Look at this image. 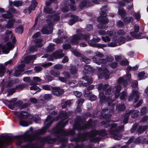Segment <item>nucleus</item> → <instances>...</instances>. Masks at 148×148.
<instances>
[{
	"label": "nucleus",
	"mask_w": 148,
	"mask_h": 148,
	"mask_svg": "<svg viewBox=\"0 0 148 148\" xmlns=\"http://www.w3.org/2000/svg\"><path fill=\"white\" fill-rule=\"evenodd\" d=\"M82 60L84 62L87 63H89L91 61V60L90 59H88L84 56L82 57Z\"/></svg>",
	"instance_id": "54"
},
{
	"label": "nucleus",
	"mask_w": 148,
	"mask_h": 148,
	"mask_svg": "<svg viewBox=\"0 0 148 148\" xmlns=\"http://www.w3.org/2000/svg\"><path fill=\"white\" fill-rule=\"evenodd\" d=\"M9 11H10V12H11L15 14H18L19 13V12L18 11L16 10L13 8H10L9 9Z\"/></svg>",
	"instance_id": "61"
},
{
	"label": "nucleus",
	"mask_w": 148,
	"mask_h": 148,
	"mask_svg": "<svg viewBox=\"0 0 148 148\" xmlns=\"http://www.w3.org/2000/svg\"><path fill=\"white\" fill-rule=\"evenodd\" d=\"M137 32H130V34L133 37H135L137 39L143 38H145L143 36H142L141 34H140L138 35L137 34Z\"/></svg>",
	"instance_id": "34"
},
{
	"label": "nucleus",
	"mask_w": 148,
	"mask_h": 148,
	"mask_svg": "<svg viewBox=\"0 0 148 148\" xmlns=\"http://www.w3.org/2000/svg\"><path fill=\"white\" fill-rule=\"evenodd\" d=\"M77 68L74 66H71L70 69L71 73L74 74L77 73Z\"/></svg>",
	"instance_id": "50"
},
{
	"label": "nucleus",
	"mask_w": 148,
	"mask_h": 148,
	"mask_svg": "<svg viewBox=\"0 0 148 148\" xmlns=\"http://www.w3.org/2000/svg\"><path fill=\"white\" fill-rule=\"evenodd\" d=\"M127 96V94L125 91H122L121 94L120 99L121 100H124L126 99Z\"/></svg>",
	"instance_id": "45"
},
{
	"label": "nucleus",
	"mask_w": 148,
	"mask_h": 148,
	"mask_svg": "<svg viewBox=\"0 0 148 148\" xmlns=\"http://www.w3.org/2000/svg\"><path fill=\"white\" fill-rule=\"evenodd\" d=\"M103 67L102 68H99V70L100 71V72H102V73H101L98 75V77L100 78H102L103 77H104L106 78H108L110 75V73L108 70L106 68H103Z\"/></svg>",
	"instance_id": "17"
},
{
	"label": "nucleus",
	"mask_w": 148,
	"mask_h": 148,
	"mask_svg": "<svg viewBox=\"0 0 148 148\" xmlns=\"http://www.w3.org/2000/svg\"><path fill=\"white\" fill-rule=\"evenodd\" d=\"M92 61L93 62H95L98 64H105L106 63V60L103 59H98L97 58H95L93 57L92 58Z\"/></svg>",
	"instance_id": "22"
},
{
	"label": "nucleus",
	"mask_w": 148,
	"mask_h": 148,
	"mask_svg": "<svg viewBox=\"0 0 148 148\" xmlns=\"http://www.w3.org/2000/svg\"><path fill=\"white\" fill-rule=\"evenodd\" d=\"M108 109L106 108L103 109L101 112L98 111L96 113V116L97 117H99L100 119L105 118L106 119H107L110 118L112 115L110 114H107L105 113V112L108 111Z\"/></svg>",
	"instance_id": "14"
},
{
	"label": "nucleus",
	"mask_w": 148,
	"mask_h": 148,
	"mask_svg": "<svg viewBox=\"0 0 148 148\" xmlns=\"http://www.w3.org/2000/svg\"><path fill=\"white\" fill-rule=\"evenodd\" d=\"M1 16L4 18L9 19L13 17V15L10 12L8 11L7 13L2 14Z\"/></svg>",
	"instance_id": "30"
},
{
	"label": "nucleus",
	"mask_w": 148,
	"mask_h": 148,
	"mask_svg": "<svg viewBox=\"0 0 148 148\" xmlns=\"http://www.w3.org/2000/svg\"><path fill=\"white\" fill-rule=\"evenodd\" d=\"M47 19L46 21L49 26L48 27H42L41 32L43 34H49L51 33L53 31V26L55 21H57L60 19L58 14H55L53 15H49L47 16Z\"/></svg>",
	"instance_id": "4"
},
{
	"label": "nucleus",
	"mask_w": 148,
	"mask_h": 148,
	"mask_svg": "<svg viewBox=\"0 0 148 148\" xmlns=\"http://www.w3.org/2000/svg\"><path fill=\"white\" fill-rule=\"evenodd\" d=\"M108 10L106 6L103 7L101 8V12H100V16L98 18V21L99 22V24L98 25L97 27L99 29H105L107 27L106 24L108 22V20L107 18H106L107 16V14L105 10Z\"/></svg>",
	"instance_id": "6"
},
{
	"label": "nucleus",
	"mask_w": 148,
	"mask_h": 148,
	"mask_svg": "<svg viewBox=\"0 0 148 148\" xmlns=\"http://www.w3.org/2000/svg\"><path fill=\"white\" fill-rule=\"evenodd\" d=\"M64 54L62 53L61 50H59L54 52L53 54L52 57L58 59L62 58L64 56Z\"/></svg>",
	"instance_id": "21"
},
{
	"label": "nucleus",
	"mask_w": 148,
	"mask_h": 148,
	"mask_svg": "<svg viewBox=\"0 0 148 148\" xmlns=\"http://www.w3.org/2000/svg\"><path fill=\"white\" fill-rule=\"evenodd\" d=\"M91 6V3L88 0L83 1L81 2L79 4L80 8L82 9L86 6L88 7Z\"/></svg>",
	"instance_id": "23"
},
{
	"label": "nucleus",
	"mask_w": 148,
	"mask_h": 148,
	"mask_svg": "<svg viewBox=\"0 0 148 148\" xmlns=\"http://www.w3.org/2000/svg\"><path fill=\"white\" fill-rule=\"evenodd\" d=\"M145 73L144 72H140L138 74V76L140 80L145 79L146 77L144 76Z\"/></svg>",
	"instance_id": "44"
},
{
	"label": "nucleus",
	"mask_w": 148,
	"mask_h": 148,
	"mask_svg": "<svg viewBox=\"0 0 148 148\" xmlns=\"http://www.w3.org/2000/svg\"><path fill=\"white\" fill-rule=\"evenodd\" d=\"M72 104V103L70 100H69L66 101L62 103V108H66L67 106H70Z\"/></svg>",
	"instance_id": "39"
},
{
	"label": "nucleus",
	"mask_w": 148,
	"mask_h": 148,
	"mask_svg": "<svg viewBox=\"0 0 148 148\" xmlns=\"http://www.w3.org/2000/svg\"><path fill=\"white\" fill-rule=\"evenodd\" d=\"M16 90V87L15 88H12L10 89L8 91V93L7 95V96H9L10 95H12L15 92V90Z\"/></svg>",
	"instance_id": "53"
},
{
	"label": "nucleus",
	"mask_w": 148,
	"mask_h": 148,
	"mask_svg": "<svg viewBox=\"0 0 148 148\" xmlns=\"http://www.w3.org/2000/svg\"><path fill=\"white\" fill-rule=\"evenodd\" d=\"M99 98L101 103H103L105 101H108V106H111L112 109H114V105L110 103V102H113L114 100L111 98L110 96L109 95L108 96H105L103 92H99Z\"/></svg>",
	"instance_id": "11"
},
{
	"label": "nucleus",
	"mask_w": 148,
	"mask_h": 148,
	"mask_svg": "<svg viewBox=\"0 0 148 148\" xmlns=\"http://www.w3.org/2000/svg\"><path fill=\"white\" fill-rule=\"evenodd\" d=\"M51 1L46 2V6L44 9V12L45 13L48 14L52 13V9L49 7V6L51 4Z\"/></svg>",
	"instance_id": "20"
},
{
	"label": "nucleus",
	"mask_w": 148,
	"mask_h": 148,
	"mask_svg": "<svg viewBox=\"0 0 148 148\" xmlns=\"http://www.w3.org/2000/svg\"><path fill=\"white\" fill-rule=\"evenodd\" d=\"M24 70L22 69H19L16 70L14 73V76L16 77L19 76L21 74L22 72Z\"/></svg>",
	"instance_id": "46"
},
{
	"label": "nucleus",
	"mask_w": 148,
	"mask_h": 148,
	"mask_svg": "<svg viewBox=\"0 0 148 148\" xmlns=\"http://www.w3.org/2000/svg\"><path fill=\"white\" fill-rule=\"evenodd\" d=\"M37 3L36 0H33L32 1V4L29 6V13L30 12V11L35 10V8L37 6Z\"/></svg>",
	"instance_id": "28"
},
{
	"label": "nucleus",
	"mask_w": 148,
	"mask_h": 148,
	"mask_svg": "<svg viewBox=\"0 0 148 148\" xmlns=\"http://www.w3.org/2000/svg\"><path fill=\"white\" fill-rule=\"evenodd\" d=\"M139 113V111L137 110H132L126 111L124 115L123 124L125 125L127 123L129 116L130 114H132V117L135 118L138 115Z\"/></svg>",
	"instance_id": "12"
},
{
	"label": "nucleus",
	"mask_w": 148,
	"mask_h": 148,
	"mask_svg": "<svg viewBox=\"0 0 148 148\" xmlns=\"http://www.w3.org/2000/svg\"><path fill=\"white\" fill-rule=\"evenodd\" d=\"M10 5H11V4H13L14 6L18 7L22 5L23 2L22 1H14V2L11 1L10 2Z\"/></svg>",
	"instance_id": "35"
},
{
	"label": "nucleus",
	"mask_w": 148,
	"mask_h": 148,
	"mask_svg": "<svg viewBox=\"0 0 148 148\" xmlns=\"http://www.w3.org/2000/svg\"><path fill=\"white\" fill-rule=\"evenodd\" d=\"M64 7H63L61 9L62 11L63 12H68L69 10L68 6H67V5H68L67 2L66 3Z\"/></svg>",
	"instance_id": "51"
},
{
	"label": "nucleus",
	"mask_w": 148,
	"mask_h": 148,
	"mask_svg": "<svg viewBox=\"0 0 148 148\" xmlns=\"http://www.w3.org/2000/svg\"><path fill=\"white\" fill-rule=\"evenodd\" d=\"M23 27L21 25H20L15 29V31L16 32L21 34L23 33Z\"/></svg>",
	"instance_id": "43"
},
{
	"label": "nucleus",
	"mask_w": 148,
	"mask_h": 148,
	"mask_svg": "<svg viewBox=\"0 0 148 148\" xmlns=\"http://www.w3.org/2000/svg\"><path fill=\"white\" fill-rule=\"evenodd\" d=\"M52 98V95L51 94H45L44 96V98L46 100H49Z\"/></svg>",
	"instance_id": "55"
},
{
	"label": "nucleus",
	"mask_w": 148,
	"mask_h": 148,
	"mask_svg": "<svg viewBox=\"0 0 148 148\" xmlns=\"http://www.w3.org/2000/svg\"><path fill=\"white\" fill-rule=\"evenodd\" d=\"M64 92V90L59 87L53 88L52 93L53 94L56 96H60Z\"/></svg>",
	"instance_id": "19"
},
{
	"label": "nucleus",
	"mask_w": 148,
	"mask_h": 148,
	"mask_svg": "<svg viewBox=\"0 0 148 148\" xmlns=\"http://www.w3.org/2000/svg\"><path fill=\"white\" fill-rule=\"evenodd\" d=\"M133 21V19L132 17H127L124 19V21L125 24H127L129 23H132Z\"/></svg>",
	"instance_id": "41"
},
{
	"label": "nucleus",
	"mask_w": 148,
	"mask_h": 148,
	"mask_svg": "<svg viewBox=\"0 0 148 148\" xmlns=\"http://www.w3.org/2000/svg\"><path fill=\"white\" fill-rule=\"evenodd\" d=\"M84 72L86 73H88L90 72H93L94 71L92 67L89 65H84Z\"/></svg>",
	"instance_id": "26"
},
{
	"label": "nucleus",
	"mask_w": 148,
	"mask_h": 148,
	"mask_svg": "<svg viewBox=\"0 0 148 148\" xmlns=\"http://www.w3.org/2000/svg\"><path fill=\"white\" fill-rule=\"evenodd\" d=\"M90 44L93 47H96L101 48L106 47V45L105 44H96L95 43H90Z\"/></svg>",
	"instance_id": "40"
},
{
	"label": "nucleus",
	"mask_w": 148,
	"mask_h": 148,
	"mask_svg": "<svg viewBox=\"0 0 148 148\" xmlns=\"http://www.w3.org/2000/svg\"><path fill=\"white\" fill-rule=\"evenodd\" d=\"M107 33L110 36H114L116 34L115 32L113 30L108 31Z\"/></svg>",
	"instance_id": "60"
},
{
	"label": "nucleus",
	"mask_w": 148,
	"mask_h": 148,
	"mask_svg": "<svg viewBox=\"0 0 148 148\" xmlns=\"http://www.w3.org/2000/svg\"><path fill=\"white\" fill-rule=\"evenodd\" d=\"M84 81H80V82L84 86H86L91 84L93 80L92 78L90 77L86 76L83 77Z\"/></svg>",
	"instance_id": "18"
},
{
	"label": "nucleus",
	"mask_w": 148,
	"mask_h": 148,
	"mask_svg": "<svg viewBox=\"0 0 148 148\" xmlns=\"http://www.w3.org/2000/svg\"><path fill=\"white\" fill-rule=\"evenodd\" d=\"M42 40H43L42 39H38L35 40V42L36 44L35 45L30 47L29 49V51L32 52H34L37 50V47L39 48L42 47V44L41 42Z\"/></svg>",
	"instance_id": "15"
},
{
	"label": "nucleus",
	"mask_w": 148,
	"mask_h": 148,
	"mask_svg": "<svg viewBox=\"0 0 148 148\" xmlns=\"http://www.w3.org/2000/svg\"><path fill=\"white\" fill-rule=\"evenodd\" d=\"M108 86V85L107 84H106L103 85L101 84H98L97 85V89L99 91L101 90H104Z\"/></svg>",
	"instance_id": "31"
},
{
	"label": "nucleus",
	"mask_w": 148,
	"mask_h": 148,
	"mask_svg": "<svg viewBox=\"0 0 148 148\" xmlns=\"http://www.w3.org/2000/svg\"><path fill=\"white\" fill-rule=\"evenodd\" d=\"M140 94V93L137 91L133 90L132 94L128 97V101H132L134 100V101L133 102L136 103L139 99Z\"/></svg>",
	"instance_id": "13"
},
{
	"label": "nucleus",
	"mask_w": 148,
	"mask_h": 148,
	"mask_svg": "<svg viewBox=\"0 0 148 148\" xmlns=\"http://www.w3.org/2000/svg\"><path fill=\"white\" fill-rule=\"evenodd\" d=\"M148 128V125L144 126H139L137 132L139 134H141Z\"/></svg>",
	"instance_id": "37"
},
{
	"label": "nucleus",
	"mask_w": 148,
	"mask_h": 148,
	"mask_svg": "<svg viewBox=\"0 0 148 148\" xmlns=\"http://www.w3.org/2000/svg\"><path fill=\"white\" fill-rule=\"evenodd\" d=\"M41 81L40 78L38 77H33V80L31 81L30 85H38Z\"/></svg>",
	"instance_id": "24"
},
{
	"label": "nucleus",
	"mask_w": 148,
	"mask_h": 148,
	"mask_svg": "<svg viewBox=\"0 0 148 148\" xmlns=\"http://www.w3.org/2000/svg\"><path fill=\"white\" fill-rule=\"evenodd\" d=\"M15 114L18 116L21 119L19 122L20 125L23 126H27L29 125V124L28 122L23 120V119L28 118L29 113L26 111H22L20 112H16Z\"/></svg>",
	"instance_id": "10"
},
{
	"label": "nucleus",
	"mask_w": 148,
	"mask_h": 148,
	"mask_svg": "<svg viewBox=\"0 0 148 148\" xmlns=\"http://www.w3.org/2000/svg\"><path fill=\"white\" fill-rule=\"evenodd\" d=\"M71 16L72 18V19L69 21V24L70 25H72L76 21H77L78 20V17L77 16H75L74 15H71Z\"/></svg>",
	"instance_id": "27"
},
{
	"label": "nucleus",
	"mask_w": 148,
	"mask_h": 148,
	"mask_svg": "<svg viewBox=\"0 0 148 148\" xmlns=\"http://www.w3.org/2000/svg\"><path fill=\"white\" fill-rule=\"evenodd\" d=\"M133 15L138 20H139L140 17V15L139 13H134Z\"/></svg>",
	"instance_id": "62"
},
{
	"label": "nucleus",
	"mask_w": 148,
	"mask_h": 148,
	"mask_svg": "<svg viewBox=\"0 0 148 148\" xmlns=\"http://www.w3.org/2000/svg\"><path fill=\"white\" fill-rule=\"evenodd\" d=\"M54 44L50 43L49 45L47 47L46 49V51L47 52H49L52 51L54 49Z\"/></svg>",
	"instance_id": "36"
},
{
	"label": "nucleus",
	"mask_w": 148,
	"mask_h": 148,
	"mask_svg": "<svg viewBox=\"0 0 148 148\" xmlns=\"http://www.w3.org/2000/svg\"><path fill=\"white\" fill-rule=\"evenodd\" d=\"M72 112H69L68 113L64 111L61 112L60 114L61 121L57 123L56 127L53 130V132L57 134V139L61 142L64 147L66 146L67 141V139L66 137V136L74 135L75 133V130H84L91 127L92 121L90 119L87 123H85L81 119L80 117H79L73 125L74 130H70L69 131H65L63 130V128L67 124L68 122V120H65L68 118L70 119L69 116L72 114Z\"/></svg>",
	"instance_id": "1"
},
{
	"label": "nucleus",
	"mask_w": 148,
	"mask_h": 148,
	"mask_svg": "<svg viewBox=\"0 0 148 148\" xmlns=\"http://www.w3.org/2000/svg\"><path fill=\"white\" fill-rule=\"evenodd\" d=\"M73 93L77 97H79L82 95V93L81 92L77 91H74Z\"/></svg>",
	"instance_id": "58"
},
{
	"label": "nucleus",
	"mask_w": 148,
	"mask_h": 148,
	"mask_svg": "<svg viewBox=\"0 0 148 148\" xmlns=\"http://www.w3.org/2000/svg\"><path fill=\"white\" fill-rule=\"evenodd\" d=\"M125 109V107L123 104H120L116 106V109L118 111H123Z\"/></svg>",
	"instance_id": "32"
},
{
	"label": "nucleus",
	"mask_w": 148,
	"mask_h": 148,
	"mask_svg": "<svg viewBox=\"0 0 148 148\" xmlns=\"http://www.w3.org/2000/svg\"><path fill=\"white\" fill-rule=\"evenodd\" d=\"M15 22V20L14 19H12L9 20L7 24L5 25V27L7 28H10L13 27L14 23Z\"/></svg>",
	"instance_id": "25"
},
{
	"label": "nucleus",
	"mask_w": 148,
	"mask_h": 148,
	"mask_svg": "<svg viewBox=\"0 0 148 148\" xmlns=\"http://www.w3.org/2000/svg\"><path fill=\"white\" fill-rule=\"evenodd\" d=\"M116 25L119 27L122 28L124 26V23L122 21H119L117 22Z\"/></svg>",
	"instance_id": "59"
},
{
	"label": "nucleus",
	"mask_w": 148,
	"mask_h": 148,
	"mask_svg": "<svg viewBox=\"0 0 148 148\" xmlns=\"http://www.w3.org/2000/svg\"><path fill=\"white\" fill-rule=\"evenodd\" d=\"M5 69L3 65L0 64V77H2L4 75L5 71Z\"/></svg>",
	"instance_id": "38"
},
{
	"label": "nucleus",
	"mask_w": 148,
	"mask_h": 148,
	"mask_svg": "<svg viewBox=\"0 0 148 148\" xmlns=\"http://www.w3.org/2000/svg\"><path fill=\"white\" fill-rule=\"evenodd\" d=\"M13 138L10 136H7L2 140H0V148H4V146L9 145Z\"/></svg>",
	"instance_id": "16"
},
{
	"label": "nucleus",
	"mask_w": 148,
	"mask_h": 148,
	"mask_svg": "<svg viewBox=\"0 0 148 148\" xmlns=\"http://www.w3.org/2000/svg\"><path fill=\"white\" fill-rule=\"evenodd\" d=\"M52 117L51 115H48L44 123L45 126L41 129L36 130L33 135L29 133V132H28L24 135L18 136V140L20 145L23 141H30L38 139L39 136L45 133L47 130L50 127L53 122V121L51 119Z\"/></svg>",
	"instance_id": "2"
},
{
	"label": "nucleus",
	"mask_w": 148,
	"mask_h": 148,
	"mask_svg": "<svg viewBox=\"0 0 148 148\" xmlns=\"http://www.w3.org/2000/svg\"><path fill=\"white\" fill-rule=\"evenodd\" d=\"M42 58H47V60L49 61L53 59L52 56L48 54H46L44 55L42 57Z\"/></svg>",
	"instance_id": "49"
},
{
	"label": "nucleus",
	"mask_w": 148,
	"mask_h": 148,
	"mask_svg": "<svg viewBox=\"0 0 148 148\" xmlns=\"http://www.w3.org/2000/svg\"><path fill=\"white\" fill-rule=\"evenodd\" d=\"M147 110V108L146 107H143L140 110V114L141 115L144 114Z\"/></svg>",
	"instance_id": "64"
},
{
	"label": "nucleus",
	"mask_w": 148,
	"mask_h": 148,
	"mask_svg": "<svg viewBox=\"0 0 148 148\" xmlns=\"http://www.w3.org/2000/svg\"><path fill=\"white\" fill-rule=\"evenodd\" d=\"M36 55H32V56H28L26 57V58L25 60L27 59L29 60L28 61H26V62L27 63H29L30 62V60L32 59H36Z\"/></svg>",
	"instance_id": "47"
},
{
	"label": "nucleus",
	"mask_w": 148,
	"mask_h": 148,
	"mask_svg": "<svg viewBox=\"0 0 148 148\" xmlns=\"http://www.w3.org/2000/svg\"><path fill=\"white\" fill-rule=\"evenodd\" d=\"M52 65V63L51 62H45L41 64V66L45 68H47Z\"/></svg>",
	"instance_id": "52"
},
{
	"label": "nucleus",
	"mask_w": 148,
	"mask_h": 148,
	"mask_svg": "<svg viewBox=\"0 0 148 148\" xmlns=\"http://www.w3.org/2000/svg\"><path fill=\"white\" fill-rule=\"evenodd\" d=\"M116 34L118 35L121 37L118 39L116 38H114L112 39V42L108 44L109 46L115 47L118 45H121L125 42V38L123 36L126 34L124 30L122 29H118L116 32Z\"/></svg>",
	"instance_id": "7"
},
{
	"label": "nucleus",
	"mask_w": 148,
	"mask_h": 148,
	"mask_svg": "<svg viewBox=\"0 0 148 148\" xmlns=\"http://www.w3.org/2000/svg\"><path fill=\"white\" fill-rule=\"evenodd\" d=\"M26 86V85L24 84H22L16 86V90H21L23 88H25Z\"/></svg>",
	"instance_id": "48"
},
{
	"label": "nucleus",
	"mask_w": 148,
	"mask_h": 148,
	"mask_svg": "<svg viewBox=\"0 0 148 148\" xmlns=\"http://www.w3.org/2000/svg\"><path fill=\"white\" fill-rule=\"evenodd\" d=\"M50 73L51 74L56 77H58L60 75V73L58 71L51 70L50 71Z\"/></svg>",
	"instance_id": "33"
},
{
	"label": "nucleus",
	"mask_w": 148,
	"mask_h": 148,
	"mask_svg": "<svg viewBox=\"0 0 148 148\" xmlns=\"http://www.w3.org/2000/svg\"><path fill=\"white\" fill-rule=\"evenodd\" d=\"M63 66L62 64H57L54 65L53 66V68L54 69H60L62 68Z\"/></svg>",
	"instance_id": "57"
},
{
	"label": "nucleus",
	"mask_w": 148,
	"mask_h": 148,
	"mask_svg": "<svg viewBox=\"0 0 148 148\" xmlns=\"http://www.w3.org/2000/svg\"><path fill=\"white\" fill-rule=\"evenodd\" d=\"M42 88L44 90H53V87H52L51 85H43L42 86Z\"/></svg>",
	"instance_id": "42"
},
{
	"label": "nucleus",
	"mask_w": 148,
	"mask_h": 148,
	"mask_svg": "<svg viewBox=\"0 0 148 148\" xmlns=\"http://www.w3.org/2000/svg\"><path fill=\"white\" fill-rule=\"evenodd\" d=\"M67 38V37L66 36H64L60 38H56L54 40V41L56 43H62L64 40L66 41Z\"/></svg>",
	"instance_id": "29"
},
{
	"label": "nucleus",
	"mask_w": 148,
	"mask_h": 148,
	"mask_svg": "<svg viewBox=\"0 0 148 148\" xmlns=\"http://www.w3.org/2000/svg\"><path fill=\"white\" fill-rule=\"evenodd\" d=\"M107 134L105 130H93L86 133L78 134L77 138H74L73 140L76 142L83 141L86 139L87 136L92 137L90 141L94 142L99 141L101 137L104 136Z\"/></svg>",
	"instance_id": "3"
},
{
	"label": "nucleus",
	"mask_w": 148,
	"mask_h": 148,
	"mask_svg": "<svg viewBox=\"0 0 148 148\" xmlns=\"http://www.w3.org/2000/svg\"><path fill=\"white\" fill-rule=\"evenodd\" d=\"M50 139V138L49 137L47 136V137H45L42 138L41 139V140L42 142L45 143L46 142H49V140Z\"/></svg>",
	"instance_id": "63"
},
{
	"label": "nucleus",
	"mask_w": 148,
	"mask_h": 148,
	"mask_svg": "<svg viewBox=\"0 0 148 148\" xmlns=\"http://www.w3.org/2000/svg\"><path fill=\"white\" fill-rule=\"evenodd\" d=\"M118 12L119 14L122 16L125 14V12L122 8H119Z\"/></svg>",
	"instance_id": "56"
},
{
	"label": "nucleus",
	"mask_w": 148,
	"mask_h": 148,
	"mask_svg": "<svg viewBox=\"0 0 148 148\" xmlns=\"http://www.w3.org/2000/svg\"><path fill=\"white\" fill-rule=\"evenodd\" d=\"M90 36L88 34L83 35L80 32L79 33L70 37V42L73 45H76L78 44L79 40L82 39L88 40L90 38Z\"/></svg>",
	"instance_id": "8"
},
{
	"label": "nucleus",
	"mask_w": 148,
	"mask_h": 148,
	"mask_svg": "<svg viewBox=\"0 0 148 148\" xmlns=\"http://www.w3.org/2000/svg\"><path fill=\"white\" fill-rule=\"evenodd\" d=\"M118 82V85L115 86L113 88V92L115 93V97L116 98H117L119 96V92L121 89L120 85L126 87L127 85V81L124 79L123 77L119 78Z\"/></svg>",
	"instance_id": "9"
},
{
	"label": "nucleus",
	"mask_w": 148,
	"mask_h": 148,
	"mask_svg": "<svg viewBox=\"0 0 148 148\" xmlns=\"http://www.w3.org/2000/svg\"><path fill=\"white\" fill-rule=\"evenodd\" d=\"M108 126L110 128L109 132L113 138L116 140H120L121 136L119 132L124 130V126L122 125L116 128L117 125L115 123L111 125L108 124Z\"/></svg>",
	"instance_id": "5"
}]
</instances>
